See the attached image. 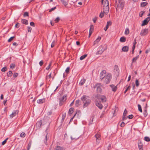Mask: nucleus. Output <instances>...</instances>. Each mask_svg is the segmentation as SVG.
<instances>
[{"mask_svg":"<svg viewBox=\"0 0 150 150\" xmlns=\"http://www.w3.org/2000/svg\"><path fill=\"white\" fill-rule=\"evenodd\" d=\"M85 82V79H82L79 83V84L81 85H83Z\"/></svg>","mask_w":150,"mask_h":150,"instance_id":"nucleus-32","label":"nucleus"},{"mask_svg":"<svg viewBox=\"0 0 150 150\" xmlns=\"http://www.w3.org/2000/svg\"><path fill=\"white\" fill-rule=\"evenodd\" d=\"M38 103H43L45 102V99L44 98L40 99L37 100Z\"/></svg>","mask_w":150,"mask_h":150,"instance_id":"nucleus-22","label":"nucleus"},{"mask_svg":"<svg viewBox=\"0 0 150 150\" xmlns=\"http://www.w3.org/2000/svg\"><path fill=\"white\" fill-rule=\"evenodd\" d=\"M93 25H91L89 31H93Z\"/></svg>","mask_w":150,"mask_h":150,"instance_id":"nucleus-50","label":"nucleus"},{"mask_svg":"<svg viewBox=\"0 0 150 150\" xmlns=\"http://www.w3.org/2000/svg\"><path fill=\"white\" fill-rule=\"evenodd\" d=\"M138 147L139 148H143V145L141 143H140L139 144Z\"/></svg>","mask_w":150,"mask_h":150,"instance_id":"nucleus-44","label":"nucleus"},{"mask_svg":"<svg viewBox=\"0 0 150 150\" xmlns=\"http://www.w3.org/2000/svg\"><path fill=\"white\" fill-rule=\"evenodd\" d=\"M55 9H56V7H54V8H51L49 11L50 12H51L52 11L54 10H55Z\"/></svg>","mask_w":150,"mask_h":150,"instance_id":"nucleus-61","label":"nucleus"},{"mask_svg":"<svg viewBox=\"0 0 150 150\" xmlns=\"http://www.w3.org/2000/svg\"><path fill=\"white\" fill-rule=\"evenodd\" d=\"M28 16V12H25L24 13V16L25 17L26 16Z\"/></svg>","mask_w":150,"mask_h":150,"instance_id":"nucleus-60","label":"nucleus"},{"mask_svg":"<svg viewBox=\"0 0 150 150\" xmlns=\"http://www.w3.org/2000/svg\"><path fill=\"white\" fill-rule=\"evenodd\" d=\"M51 64H51V63H50V64L46 68V69L47 70H48L50 69V67L51 65Z\"/></svg>","mask_w":150,"mask_h":150,"instance_id":"nucleus-54","label":"nucleus"},{"mask_svg":"<svg viewBox=\"0 0 150 150\" xmlns=\"http://www.w3.org/2000/svg\"><path fill=\"white\" fill-rule=\"evenodd\" d=\"M81 100L83 103H90L91 100L90 98L87 96H84L81 98Z\"/></svg>","mask_w":150,"mask_h":150,"instance_id":"nucleus-3","label":"nucleus"},{"mask_svg":"<svg viewBox=\"0 0 150 150\" xmlns=\"http://www.w3.org/2000/svg\"><path fill=\"white\" fill-rule=\"evenodd\" d=\"M134 117L133 115H129L128 117L129 119H131L132 118Z\"/></svg>","mask_w":150,"mask_h":150,"instance_id":"nucleus-58","label":"nucleus"},{"mask_svg":"<svg viewBox=\"0 0 150 150\" xmlns=\"http://www.w3.org/2000/svg\"><path fill=\"white\" fill-rule=\"evenodd\" d=\"M139 56H136V57L134 58L132 60V63L135 62L136 60L137 59L139 58Z\"/></svg>","mask_w":150,"mask_h":150,"instance_id":"nucleus-33","label":"nucleus"},{"mask_svg":"<svg viewBox=\"0 0 150 150\" xmlns=\"http://www.w3.org/2000/svg\"><path fill=\"white\" fill-rule=\"evenodd\" d=\"M111 25V23L110 21H108L107 23V25L106 27L104 28V30L105 31H106L109 27V25Z\"/></svg>","mask_w":150,"mask_h":150,"instance_id":"nucleus-17","label":"nucleus"},{"mask_svg":"<svg viewBox=\"0 0 150 150\" xmlns=\"http://www.w3.org/2000/svg\"><path fill=\"white\" fill-rule=\"evenodd\" d=\"M74 110V109L73 108H71L69 110L68 113L69 114H71L73 112Z\"/></svg>","mask_w":150,"mask_h":150,"instance_id":"nucleus-28","label":"nucleus"},{"mask_svg":"<svg viewBox=\"0 0 150 150\" xmlns=\"http://www.w3.org/2000/svg\"><path fill=\"white\" fill-rule=\"evenodd\" d=\"M103 0H102L103 7L109 6L108 1V0H105V1L103 2Z\"/></svg>","mask_w":150,"mask_h":150,"instance_id":"nucleus-13","label":"nucleus"},{"mask_svg":"<svg viewBox=\"0 0 150 150\" xmlns=\"http://www.w3.org/2000/svg\"><path fill=\"white\" fill-rule=\"evenodd\" d=\"M22 23L25 24L26 25H27L28 24V20L25 19H23L22 20Z\"/></svg>","mask_w":150,"mask_h":150,"instance_id":"nucleus-27","label":"nucleus"},{"mask_svg":"<svg viewBox=\"0 0 150 150\" xmlns=\"http://www.w3.org/2000/svg\"><path fill=\"white\" fill-rule=\"evenodd\" d=\"M144 140L147 142H149L150 141V139L148 137H146L144 138Z\"/></svg>","mask_w":150,"mask_h":150,"instance_id":"nucleus-39","label":"nucleus"},{"mask_svg":"<svg viewBox=\"0 0 150 150\" xmlns=\"http://www.w3.org/2000/svg\"><path fill=\"white\" fill-rule=\"evenodd\" d=\"M87 54H85L82 56L80 57V59L81 60L87 57Z\"/></svg>","mask_w":150,"mask_h":150,"instance_id":"nucleus-29","label":"nucleus"},{"mask_svg":"<svg viewBox=\"0 0 150 150\" xmlns=\"http://www.w3.org/2000/svg\"><path fill=\"white\" fill-rule=\"evenodd\" d=\"M51 73H50V74L48 75L46 77V79L47 80V81H50V79L51 77Z\"/></svg>","mask_w":150,"mask_h":150,"instance_id":"nucleus-35","label":"nucleus"},{"mask_svg":"<svg viewBox=\"0 0 150 150\" xmlns=\"http://www.w3.org/2000/svg\"><path fill=\"white\" fill-rule=\"evenodd\" d=\"M107 49V47H106L105 48H103V47L102 45H100V46L98 48V50H103V52L105 50Z\"/></svg>","mask_w":150,"mask_h":150,"instance_id":"nucleus-19","label":"nucleus"},{"mask_svg":"<svg viewBox=\"0 0 150 150\" xmlns=\"http://www.w3.org/2000/svg\"><path fill=\"white\" fill-rule=\"evenodd\" d=\"M42 120L38 121L37 122L36 124V126H38V127H40L42 125Z\"/></svg>","mask_w":150,"mask_h":150,"instance_id":"nucleus-24","label":"nucleus"},{"mask_svg":"<svg viewBox=\"0 0 150 150\" xmlns=\"http://www.w3.org/2000/svg\"><path fill=\"white\" fill-rule=\"evenodd\" d=\"M125 125V123L124 122H122L120 125V126L122 127H123Z\"/></svg>","mask_w":150,"mask_h":150,"instance_id":"nucleus-59","label":"nucleus"},{"mask_svg":"<svg viewBox=\"0 0 150 150\" xmlns=\"http://www.w3.org/2000/svg\"><path fill=\"white\" fill-rule=\"evenodd\" d=\"M66 116V113H64L62 114V121L63 122Z\"/></svg>","mask_w":150,"mask_h":150,"instance_id":"nucleus-30","label":"nucleus"},{"mask_svg":"<svg viewBox=\"0 0 150 150\" xmlns=\"http://www.w3.org/2000/svg\"><path fill=\"white\" fill-rule=\"evenodd\" d=\"M103 12L106 14H107L109 11V6L103 7Z\"/></svg>","mask_w":150,"mask_h":150,"instance_id":"nucleus-10","label":"nucleus"},{"mask_svg":"<svg viewBox=\"0 0 150 150\" xmlns=\"http://www.w3.org/2000/svg\"><path fill=\"white\" fill-rule=\"evenodd\" d=\"M47 135H46L45 137V139L44 140V142L47 145Z\"/></svg>","mask_w":150,"mask_h":150,"instance_id":"nucleus-49","label":"nucleus"},{"mask_svg":"<svg viewBox=\"0 0 150 150\" xmlns=\"http://www.w3.org/2000/svg\"><path fill=\"white\" fill-rule=\"evenodd\" d=\"M144 13V11H141L139 13V16L141 17H142V16Z\"/></svg>","mask_w":150,"mask_h":150,"instance_id":"nucleus-45","label":"nucleus"},{"mask_svg":"<svg viewBox=\"0 0 150 150\" xmlns=\"http://www.w3.org/2000/svg\"><path fill=\"white\" fill-rule=\"evenodd\" d=\"M147 4V2H143L141 3V6L142 7H144Z\"/></svg>","mask_w":150,"mask_h":150,"instance_id":"nucleus-38","label":"nucleus"},{"mask_svg":"<svg viewBox=\"0 0 150 150\" xmlns=\"http://www.w3.org/2000/svg\"><path fill=\"white\" fill-rule=\"evenodd\" d=\"M127 110L126 109H125L124 112V113L123 114V115L126 116V115L127 114Z\"/></svg>","mask_w":150,"mask_h":150,"instance_id":"nucleus-47","label":"nucleus"},{"mask_svg":"<svg viewBox=\"0 0 150 150\" xmlns=\"http://www.w3.org/2000/svg\"><path fill=\"white\" fill-rule=\"evenodd\" d=\"M147 104H146L144 109V110L143 115L145 117H146L147 115Z\"/></svg>","mask_w":150,"mask_h":150,"instance_id":"nucleus-11","label":"nucleus"},{"mask_svg":"<svg viewBox=\"0 0 150 150\" xmlns=\"http://www.w3.org/2000/svg\"><path fill=\"white\" fill-rule=\"evenodd\" d=\"M148 33V29H145L142 30L140 33V35L142 36H144L146 35Z\"/></svg>","mask_w":150,"mask_h":150,"instance_id":"nucleus-6","label":"nucleus"},{"mask_svg":"<svg viewBox=\"0 0 150 150\" xmlns=\"http://www.w3.org/2000/svg\"><path fill=\"white\" fill-rule=\"evenodd\" d=\"M54 150H64V149L62 147L57 146L55 148Z\"/></svg>","mask_w":150,"mask_h":150,"instance_id":"nucleus-21","label":"nucleus"},{"mask_svg":"<svg viewBox=\"0 0 150 150\" xmlns=\"http://www.w3.org/2000/svg\"><path fill=\"white\" fill-rule=\"evenodd\" d=\"M124 3L121 0L116 1V9L117 11L119 10H122L123 8Z\"/></svg>","mask_w":150,"mask_h":150,"instance_id":"nucleus-1","label":"nucleus"},{"mask_svg":"<svg viewBox=\"0 0 150 150\" xmlns=\"http://www.w3.org/2000/svg\"><path fill=\"white\" fill-rule=\"evenodd\" d=\"M15 64H12L10 65V68L12 69H13L15 67Z\"/></svg>","mask_w":150,"mask_h":150,"instance_id":"nucleus-52","label":"nucleus"},{"mask_svg":"<svg viewBox=\"0 0 150 150\" xmlns=\"http://www.w3.org/2000/svg\"><path fill=\"white\" fill-rule=\"evenodd\" d=\"M31 142H29L28 146V148H27V150H29L30 149L31 146Z\"/></svg>","mask_w":150,"mask_h":150,"instance_id":"nucleus-41","label":"nucleus"},{"mask_svg":"<svg viewBox=\"0 0 150 150\" xmlns=\"http://www.w3.org/2000/svg\"><path fill=\"white\" fill-rule=\"evenodd\" d=\"M18 110H13L12 114L10 115V117L12 118L13 117L18 114Z\"/></svg>","mask_w":150,"mask_h":150,"instance_id":"nucleus-9","label":"nucleus"},{"mask_svg":"<svg viewBox=\"0 0 150 150\" xmlns=\"http://www.w3.org/2000/svg\"><path fill=\"white\" fill-rule=\"evenodd\" d=\"M69 70V68L67 67L65 70V72L67 73H68Z\"/></svg>","mask_w":150,"mask_h":150,"instance_id":"nucleus-64","label":"nucleus"},{"mask_svg":"<svg viewBox=\"0 0 150 150\" xmlns=\"http://www.w3.org/2000/svg\"><path fill=\"white\" fill-rule=\"evenodd\" d=\"M62 4H63L65 6L68 4V0H60Z\"/></svg>","mask_w":150,"mask_h":150,"instance_id":"nucleus-18","label":"nucleus"},{"mask_svg":"<svg viewBox=\"0 0 150 150\" xmlns=\"http://www.w3.org/2000/svg\"><path fill=\"white\" fill-rule=\"evenodd\" d=\"M135 84H136V85L137 86H139V81L138 80L136 79V80Z\"/></svg>","mask_w":150,"mask_h":150,"instance_id":"nucleus-42","label":"nucleus"},{"mask_svg":"<svg viewBox=\"0 0 150 150\" xmlns=\"http://www.w3.org/2000/svg\"><path fill=\"white\" fill-rule=\"evenodd\" d=\"M14 36H13V37H11L8 40V42H11V41H12L13 39H14Z\"/></svg>","mask_w":150,"mask_h":150,"instance_id":"nucleus-43","label":"nucleus"},{"mask_svg":"<svg viewBox=\"0 0 150 150\" xmlns=\"http://www.w3.org/2000/svg\"><path fill=\"white\" fill-rule=\"evenodd\" d=\"M110 86L112 88V90L113 92H115L117 89V87L116 86H115L114 85H110Z\"/></svg>","mask_w":150,"mask_h":150,"instance_id":"nucleus-14","label":"nucleus"},{"mask_svg":"<svg viewBox=\"0 0 150 150\" xmlns=\"http://www.w3.org/2000/svg\"><path fill=\"white\" fill-rule=\"evenodd\" d=\"M111 78V74H108L102 79H103L104 83L105 84H108L109 83Z\"/></svg>","mask_w":150,"mask_h":150,"instance_id":"nucleus-2","label":"nucleus"},{"mask_svg":"<svg viewBox=\"0 0 150 150\" xmlns=\"http://www.w3.org/2000/svg\"><path fill=\"white\" fill-rule=\"evenodd\" d=\"M8 138H6L4 141L2 142V145H4L6 142L7 140H8Z\"/></svg>","mask_w":150,"mask_h":150,"instance_id":"nucleus-48","label":"nucleus"},{"mask_svg":"<svg viewBox=\"0 0 150 150\" xmlns=\"http://www.w3.org/2000/svg\"><path fill=\"white\" fill-rule=\"evenodd\" d=\"M138 107L139 110L141 112H142V107L141 105H139L138 104Z\"/></svg>","mask_w":150,"mask_h":150,"instance_id":"nucleus-36","label":"nucleus"},{"mask_svg":"<svg viewBox=\"0 0 150 150\" xmlns=\"http://www.w3.org/2000/svg\"><path fill=\"white\" fill-rule=\"evenodd\" d=\"M96 87L97 88V91L98 92H100L102 91L101 85L100 83H98L96 85Z\"/></svg>","mask_w":150,"mask_h":150,"instance_id":"nucleus-7","label":"nucleus"},{"mask_svg":"<svg viewBox=\"0 0 150 150\" xmlns=\"http://www.w3.org/2000/svg\"><path fill=\"white\" fill-rule=\"evenodd\" d=\"M13 73L11 71H9L7 73V76L8 77H11Z\"/></svg>","mask_w":150,"mask_h":150,"instance_id":"nucleus-37","label":"nucleus"},{"mask_svg":"<svg viewBox=\"0 0 150 150\" xmlns=\"http://www.w3.org/2000/svg\"><path fill=\"white\" fill-rule=\"evenodd\" d=\"M25 136V134L24 132H22L20 134V137H21L23 138Z\"/></svg>","mask_w":150,"mask_h":150,"instance_id":"nucleus-40","label":"nucleus"},{"mask_svg":"<svg viewBox=\"0 0 150 150\" xmlns=\"http://www.w3.org/2000/svg\"><path fill=\"white\" fill-rule=\"evenodd\" d=\"M129 33V30L128 28H126L125 30V35H127Z\"/></svg>","mask_w":150,"mask_h":150,"instance_id":"nucleus-34","label":"nucleus"},{"mask_svg":"<svg viewBox=\"0 0 150 150\" xmlns=\"http://www.w3.org/2000/svg\"><path fill=\"white\" fill-rule=\"evenodd\" d=\"M101 38L100 37H98L93 42V45L97 44L100 40Z\"/></svg>","mask_w":150,"mask_h":150,"instance_id":"nucleus-16","label":"nucleus"},{"mask_svg":"<svg viewBox=\"0 0 150 150\" xmlns=\"http://www.w3.org/2000/svg\"><path fill=\"white\" fill-rule=\"evenodd\" d=\"M94 137L96 139V143L98 144L100 142V135L98 134H96Z\"/></svg>","mask_w":150,"mask_h":150,"instance_id":"nucleus-8","label":"nucleus"},{"mask_svg":"<svg viewBox=\"0 0 150 150\" xmlns=\"http://www.w3.org/2000/svg\"><path fill=\"white\" fill-rule=\"evenodd\" d=\"M104 13H103L102 12L100 13L99 15V17L101 18H102L104 16Z\"/></svg>","mask_w":150,"mask_h":150,"instance_id":"nucleus-55","label":"nucleus"},{"mask_svg":"<svg viewBox=\"0 0 150 150\" xmlns=\"http://www.w3.org/2000/svg\"><path fill=\"white\" fill-rule=\"evenodd\" d=\"M97 19V17H95L93 19V21L94 23H95Z\"/></svg>","mask_w":150,"mask_h":150,"instance_id":"nucleus-57","label":"nucleus"},{"mask_svg":"<svg viewBox=\"0 0 150 150\" xmlns=\"http://www.w3.org/2000/svg\"><path fill=\"white\" fill-rule=\"evenodd\" d=\"M96 106H97L98 108L100 109H102L103 108V105L102 104H96Z\"/></svg>","mask_w":150,"mask_h":150,"instance_id":"nucleus-31","label":"nucleus"},{"mask_svg":"<svg viewBox=\"0 0 150 150\" xmlns=\"http://www.w3.org/2000/svg\"><path fill=\"white\" fill-rule=\"evenodd\" d=\"M54 44H55V42L54 41L52 42V43L51 45V47H53L54 46Z\"/></svg>","mask_w":150,"mask_h":150,"instance_id":"nucleus-63","label":"nucleus"},{"mask_svg":"<svg viewBox=\"0 0 150 150\" xmlns=\"http://www.w3.org/2000/svg\"><path fill=\"white\" fill-rule=\"evenodd\" d=\"M106 98L105 96H102L100 98V102L104 103L106 102Z\"/></svg>","mask_w":150,"mask_h":150,"instance_id":"nucleus-15","label":"nucleus"},{"mask_svg":"<svg viewBox=\"0 0 150 150\" xmlns=\"http://www.w3.org/2000/svg\"><path fill=\"white\" fill-rule=\"evenodd\" d=\"M129 50V47L127 46H125L123 47L122 49V50L124 52H127Z\"/></svg>","mask_w":150,"mask_h":150,"instance_id":"nucleus-20","label":"nucleus"},{"mask_svg":"<svg viewBox=\"0 0 150 150\" xmlns=\"http://www.w3.org/2000/svg\"><path fill=\"white\" fill-rule=\"evenodd\" d=\"M100 74V79H102L105 77V76H106V74L105 71H103L101 72Z\"/></svg>","mask_w":150,"mask_h":150,"instance_id":"nucleus-12","label":"nucleus"},{"mask_svg":"<svg viewBox=\"0 0 150 150\" xmlns=\"http://www.w3.org/2000/svg\"><path fill=\"white\" fill-rule=\"evenodd\" d=\"M120 41L121 42H124L126 41V38L124 37H122L120 38Z\"/></svg>","mask_w":150,"mask_h":150,"instance_id":"nucleus-25","label":"nucleus"},{"mask_svg":"<svg viewBox=\"0 0 150 150\" xmlns=\"http://www.w3.org/2000/svg\"><path fill=\"white\" fill-rule=\"evenodd\" d=\"M67 95H64L62 97L59 98V101L60 103H64L65 102L67 98Z\"/></svg>","mask_w":150,"mask_h":150,"instance_id":"nucleus-4","label":"nucleus"},{"mask_svg":"<svg viewBox=\"0 0 150 150\" xmlns=\"http://www.w3.org/2000/svg\"><path fill=\"white\" fill-rule=\"evenodd\" d=\"M7 68L6 67H4L1 69V71L2 72H4L6 71Z\"/></svg>","mask_w":150,"mask_h":150,"instance_id":"nucleus-46","label":"nucleus"},{"mask_svg":"<svg viewBox=\"0 0 150 150\" xmlns=\"http://www.w3.org/2000/svg\"><path fill=\"white\" fill-rule=\"evenodd\" d=\"M30 25L31 26L34 27L35 26V24L34 22H31L30 23Z\"/></svg>","mask_w":150,"mask_h":150,"instance_id":"nucleus-62","label":"nucleus"},{"mask_svg":"<svg viewBox=\"0 0 150 150\" xmlns=\"http://www.w3.org/2000/svg\"><path fill=\"white\" fill-rule=\"evenodd\" d=\"M31 30L32 28L31 27L29 26L28 27V30L29 32H31Z\"/></svg>","mask_w":150,"mask_h":150,"instance_id":"nucleus-51","label":"nucleus"},{"mask_svg":"<svg viewBox=\"0 0 150 150\" xmlns=\"http://www.w3.org/2000/svg\"><path fill=\"white\" fill-rule=\"evenodd\" d=\"M114 71L116 73H117L118 72L119 68L117 65H115L114 67Z\"/></svg>","mask_w":150,"mask_h":150,"instance_id":"nucleus-23","label":"nucleus"},{"mask_svg":"<svg viewBox=\"0 0 150 150\" xmlns=\"http://www.w3.org/2000/svg\"><path fill=\"white\" fill-rule=\"evenodd\" d=\"M18 76V74L17 73H14L13 74V76L14 78H16Z\"/></svg>","mask_w":150,"mask_h":150,"instance_id":"nucleus-56","label":"nucleus"},{"mask_svg":"<svg viewBox=\"0 0 150 150\" xmlns=\"http://www.w3.org/2000/svg\"><path fill=\"white\" fill-rule=\"evenodd\" d=\"M150 21V17H149L145 19L144 21H143V23H142L141 25L142 26H144L147 24L149 21Z\"/></svg>","mask_w":150,"mask_h":150,"instance_id":"nucleus-5","label":"nucleus"},{"mask_svg":"<svg viewBox=\"0 0 150 150\" xmlns=\"http://www.w3.org/2000/svg\"><path fill=\"white\" fill-rule=\"evenodd\" d=\"M60 20V18L59 17H57L55 20V22L57 23L59 22V21Z\"/></svg>","mask_w":150,"mask_h":150,"instance_id":"nucleus-53","label":"nucleus"},{"mask_svg":"<svg viewBox=\"0 0 150 150\" xmlns=\"http://www.w3.org/2000/svg\"><path fill=\"white\" fill-rule=\"evenodd\" d=\"M103 52V50H98L96 53V55H101Z\"/></svg>","mask_w":150,"mask_h":150,"instance_id":"nucleus-26","label":"nucleus"}]
</instances>
